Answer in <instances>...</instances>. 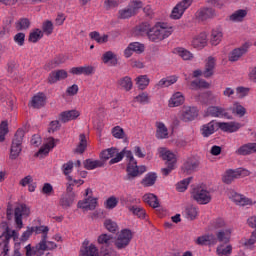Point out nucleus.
Wrapping results in <instances>:
<instances>
[{
  "mask_svg": "<svg viewBox=\"0 0 256 256\" xmlns=\"http://www.w3.org/2000/svg\"><path fill=\"white\" fill-rule=\"evenodd\" d=\"M123 157L128 159L127 164V175L124 177L125 181H133L135 177H139V175H143L145 171H147V167L145 166H138L137 160L133 157V152L126 150L125 148L119 152V150L115 147L108 148L103 150L100 154L101 161H109V165H115V163H119L123 161Z\"/></svg>",
  "mask_w": 256,
  "mask_h": 256,
  "instance_id": "nucleus-1",
  "label": "nucleus"
},
{
  "mask_svg": "<svg viewBox=\"0 0 256 256\" xmlns=\"http://www.w3.org/2000/svg\"><path fill=\"white\" fill-rule=\"evenodd\" d=\"M12 238L14 241H17L19 239V233L9 229L7 222H2L0 224V256H7V253H9V241Z\"/></svg>",
  "mask_w": 256,
  "mask_h": 256,
  "instance_id": "nucleus-2",
  "label": "nucleus"
},
{
  "mask_svg": "<svg viewBox=\"0 0 256 256\" xmlns=\"http://www.w3.org/2000/svg\"><path fill=\"white\" fill-rule=\"evenodd\" d=\"M26 131H28L27 126H24L19 128L14 134L9 156L12 161H15L23 151V139L25 138Z\"/></svg>",
  "mask_w": 256,
  "mask_h": 256,
  "instance_id": "nucleus-3",
  "label": "nucleus"
},
{
  "mask_svg": "<svg viewBox=\"0 0 256 256\" xmlns=\"http://www.w3.org/2000/svg\"><path fill=\"white\" fill-rule=\"evenodd\" d=\"M171 33H173L172 28H168L165 23H157L150 29L148 39L153 43H159V41L167 39V37H169Z\"/></svg>",
  "mask_w": 256,
  "mask_h": 256,
  "instance_id": "nucleus-4",
  "label": "nucleus"
},
{
  "mask_svg": "<svg viewBox=\"0 0 256 256\" xmlns=\"http://www.w3.org/2000/svg\"><path fill=\"white\" fill-rule=\"evenodd\" d=\"M25 249L26 256H42L45 251H53V249H57V244L53 241H47L43 244H36L34 247H31V244H28Z\"/></svg>",
  "mask_w": 256,
  "mask_h": 256,
  "instance_id": "nucleus-5",
  "label": "nucleus"
},
{
  "mask_svg": "<svg viewBox=\"0 0 256 256\" xmlns=\"http://www.w3.org/2000/svg\"><path fill=\"white\" fill-rule=\"evenodd\" d=\"M141 7H143L141 1L134 0L130 2L126 8L119 10L118 19H131V17H135Z\"/></svg>",
  "mask_w": 256,
  "mask_h": 256,
  "instance_id": "nucleus-6",
  "label": "nucleus"
},
{
  "mask_svg": "<svg viewBox=\"0 0 256 256\" xmlns=\"http://www.w3.org/2000/svg\"><path fill=\"white\" fill-rule=\"evenodd\" d=\"M191 195L194 201H197L199 205L211 203V192L201 186L194 188Z\"/></svg>",
  "mask_w": 256,
  "mask_h": 256,
  "instance_id": "nucleus-7",
  "label": "nucleus"
},
{
  "mask_svg": "<svg viewBox=\"0 0 256 256\" xmlns=\"http://www.w3.org/2000/svg\"><path fill=\"white\" fill-rule=\"evenodd\" d=\"M132 239H133V232L129 229H123L118 234V237L114 242V245L119 250L126 249V247H129V243H131Z\"/></svg>",
  "mask_w": 256,
  "mask_h": 256,
  "instance_id": "nucleus-8",
  "label": "nucleus"
},
{
  "mask_svg": "<svg viewBox=\"0 0 256 256\" xmlns=\"http://www.w3.org/2000/svg\"><path fill=\"white\" fill-rule=\"evenodd\" d=\"M31 209L25 204L18 205L14 210L15 223L18 229H23V217H29Z\"/></svg>",
  "mask_w": 256,
  "mask_h": 256,
  "instance_id": "nucleus-9",
  "label": "nucleus"
},
{
  "mask_svg": "<svg viewBox=\"0 0 256 256\" xmlns=\"http://www.w3.org/2000/svg\"><path fill=\"white\" fill-rule=\"evenodd\" d=\"M193 5V0H182L172 10L171 19H181L183 13Z\"/></svg>",
  "mask_w": 256,
  "mask_h": 256,
  "instance_id": "nucleus-10",
  "label": "nucleus"
},
{
  "mask_svg": "<svg viewBox=\"0 0 256 256\" xmlns=\"http://www.w3.org/2000/svg\"><path fill=\"white\" fill-rule=\"evenodd\" d=\"M249 47H251V44L249 42H246L242 46L234 49L229 55V61H231L232 63L239 61L240 58L243 57V55H247Z\"/></svg>",
  "mask_w": 256,
  "mask_h": 256,
  "instance_id": "nucleus-11",
  "label": "nucleus"
},
{
  "mask_svg": "<svg viewBox=\"0 0 256 256\" xmlns=\"http://www.w3.org/2000/svg\"><path fill=\"white\" fill-rule=\"evenodd\" d=\"M199 111L196 107L186 106L182 109L180 119L185 123L197 119Z\"/></svg>",
  "mask_w": 256,
  "mask_h": 256,
  "instance_id": "nucleus-12",
  "label": "nucleus"
},
{
  "mask_svg": "<svg viewBox=\"0 0 256 256\" xmlns=\"http://www.w3.org/2000/svg\"><path fill=\"white\" fill-rule=\"evenodd\" d=\"M206 113L210 117L233 119V117L229 115V112H227V110H225V108L219 107V106H210V107H208Z\"/></svg>",
  "mask_w": 256,
  "mask_h": 256,
  "instance_id": "nucleus-13",
  "label": "nucleus"
},
{
  "mask_svg": "<svg viewBox=\"0 0 256 256\" xmlns=\"http://www.w3.org/2000/svg\"><path fill=\"white\" fill-rule=\"evenodd\" d=\"M67 77H69V74L66 70H54L48 75L47 83H49V85H54L57 81H63L64 79H67Z\"/></svg>",
  "mask_w": 256,
  "mask_h": 256,
  "instance_id": "nucleus-14",
  "label": "nucleus"
},
{
  "mask_svg": "<svg viewBox=\"0 0 256 256\" xmlns=\"http://www.w3.org/2000/svg\"><path fill=\"white\" fill-rule=\"evenodd\" d=\"M217 97L213 95L211 91H206L204 93H199L195 96V100L202 105H211V103H215Z\"/></svg>",
  "mask_w": 256,
  "mask_h": 256,
  "instance_id": "nucleus-15",
  "label": "nucleus"
},
{
  "mask_svg": "<svg viewBox=\"0 0 256 256\" xmlns=\"http://www.w3.org/2000/svg\"><path fill=\"white\" fill-rule=\"evenodd\" d=\"M199 165H201L199 160L190 158L184 163L182 170L187 175H191V173H195L199 169Z\"/></svg>",
  "mask_w": 256,
  "mask_h": 256,
  "instance_id": "nucleus-16",
  "label": "nucleus"
},
{
  "mask_svg": "<svg viewBox=\"0 0 256 256\" xmlns=\"http://www.w3.org/2000/svg\"><path fill=\"white\" fill-rule=\"evenodd\" d=\"M216 125L221 131H225L226 133H235L241 127L239 122H218Z\"/></svg>",
  "mask_w": 256,
  "mask_h": 256,
  "instance_id": "nucleus-17",
  "label": "nucleus"
},
{
  "mask_svg": "<svg viewBox=\"0 0 256 256\" xmlns=\"http://www.w3.org/2000/svg\"><path fill=\"white\" fill-rule=\"evenodd\" d=\"M243 174V170L236 169V170H228L222 177L223 183H226V185H231L235 179H239V177Z\"/></svg>",
  "mask_w": 256,
  "mask_h": 256,
  "instance_id": "nucleus-18",
  "label": "nucleus"
},
{
  "mask_svg": "<svg viewBox=\"0 0 256 256\" xmlns=\"http://www.w3.org/2000/svg\"><path fill=\"white\" fill-rule=\"evenodd\" d=\"M66 59L64 55H58L55 56L52 60H49L45 65L44 69L45 71H51L53 69H57L60 65H63L65 63Z\"/></svg>",
  "mask_w": 256,
  "mask_h": 256,
  "instance_id": "nucleus-19",
  "label": "nucleus"
},
{
  "mask_svg": "<svg viewBox=\"0 0 256 256\" xmlns=\"http://www.w3.org/2000/svg\"><path fill=\"white\" fill-rule=\"evenodd\" d=\"M102 61L105 65H109V67H117L119 63V59L117 58V54L113 53V51H107L102 55Z\"/></svg>",
  "mask_w": 256,
  "mask_h": 256,
  "instance_id": "nucleus-20",
  "label": "nucleus"
},
{
  "mask_svg": "<svg viewBox=\"0 0 256 256\" xmlns=\"http://www.w3.org/2000/svg\"><path fill=\"white\" fill-rule=\"evenodd\" d=\"M79 115L80 113L77 110L63 111L59 114V121L61 123H69V121H75Z\"/></svg>",
  "mask_w": 256,
  "mask_h": 256,
  "instance_id": "nucleus-21",
  "label": "nucleus"
},
{
  "mask_svg": "<svg viewBox=\"0 0 256 256\" xmlns=\"http://www.w3.org/2000/svg\"><path fill=\"white\" fill-rule=\"evenodd\" d=\"M217 60H215L214 57L210 56L208 57V60L205 64V69L202 72L203 77L206 79H209V77H213V74L215 73V63Z\"/></svg>",
  "mask_w": 256,
  "mask_h": 256,
  "instance_id": "nucleus-22",
  "label": "nucleus"
},
{
  "mask_svg": "<svg viewBox=\"0 0 256 256\" xmlns=\"http://www.w3.org/2000/svg\"><path fill=\"white\" fill-rule=\"evenodd\" d=\"M58 141L59 140H55L53 137L48 138V142L39 149L36 156L39 157V155H49V152L51 149L55 148V143H58Z\"/></svg>",
  "mask_w": 256,
  "mask_h": 256,
  "instance_id": "nucleus-23",
  "label": "nucleus"
},
{
  "mask_svg": "<svg viewBox=\"0 0 256 256\" xmlns=\"http://www.w3.org/2000/svg\"><path fill=\"white\" fill-rule=\"evenodd\" d=\"M196 17H198L200 21H207V19H213V17H215V10L213 8H202L197 11Z\"/></svg>",
  "mask_w": 256,
  "mask_h": 256,
  "instance_id": "nucleus-24",
  "label": "nucleus"
},
{
  "mask_svg": "<svg viewBox=\"0 0 256 256\" xmlns=\"http://www.w3.org/2000/svg\"><path fill=\"white\" fill-rule=\"evenodd\" d=\"M207 45V33L202 32L192 40V46L195 49H203Z\"/></svg>",
  "mask_w": 256,
  "mask_h": 256,
  "instance_id": "nucleus-25",
  "label": "nucleus"
},
{
  "mask_svg": "<svg viewBox=\"0 0 256 256\" xmlns=\"http://www.w3.org/2000/svg\"><path fill=\"white\" fill-rule=\"evenodd\" d=\"M83 166L87 171H93V169H99V167L105 166V161L103 160H93V159H86L83 162Z\"/></svg>",
  "mask_w": 256,
  "mask_h": 256,
  "instance_id": "nucleus-26",
  "label": "nucleus"
},
{
  "mask_svg": "<svg viewBox=\"0 0 256 256\" xmlns=\"http://www.w3.org/2000/svg\"><path fill=\"white\" fill-rule=\"evenodd\" d=\"M47 97H45L44 93L36 94L31 100V107L33 109H41V107H45V101Z\"/></svg>",
  "mask_w": 256,
  "mask_h": 256,
  "instance_id": "nucleus-27",
  "label": "nucleus"
},
{
  "mask_svg": "<svg viewBox=\"0 0 256 256\" xmlns=\"http://www.w3.org/2000/svg\"><path fill=\"white\" fill-rule=\"evenodd\" d=\"M184 215L189 221H195L199 216V208L194 205H188L184 210Z\"/></svg>",
  "mask_w": 256,
  "mask_h": 256,
  "instance_id": "nucleus-28",
  "label": "nucleus"
},
{
  "mask_svg": "<svg viewBox=\"0 0 256 256\" xmlns=\"http://www.w3.org/2000/svg\"><path fill=\"white\" fill-rule=\"evenodd\" d=\"M251 153H256V143L244 144L236 150V155H251Z\"/></svg>",
  "mask_w": 256,
  "mask_h": 256,
  "instance_id": "nucleus-29",
  "label": "nucleus"
},
{
  "mask_svg": "<svg viewBox=\"0 0 256 256\" xmlns=\"http://www.w3.org/2000/svg\"><path fill=\"white\" fill-rule=\"evenodd\" d=\"M78 207H80V209H89V211H94L97 207V198L88 197L84 201L78 202Z\"/></svg>",
  "mask_w": 256,
  "mask_h": 256,
  "instance_id": "nucleus-30",
  "label": "nucleus"
},
{
  "mask_svg": "<svg viewBox=\"0 0 256 256\" xmlns=\"http://www.w3.org/2000/svg\"><path fill=\"white\" fill-rule=\"evenodd\" d=\"M151 24H149V22H143L140 25H138L135 29V35H138L140 37H145V35H147V37H149V33L151 32Z\"/></svg>",
  "mask_w": 256,
  "mask_h": 256,
  "instance_id": "nucleus-31",
  "label": "nucleus"
},
{
  "mask_svg": "<svg viewBox=\"0 0 256 256\" xmlns=\"http://www.w3.org/2000/svg\"><path fill=\"white\" fill-rule=\"evenodd\" d=\"M75 203V196H70L67 194H62L59 200V205L62 209H70Z\"/></svg>",
  "mask_w": 256,
  "mask_h": 256,
  "instance_id": "nucleus-32",
  "label": "nucleus"
},
{
  "mask_svg": "<svg viewBox=\"0 0 256 256\" xmlns=\"http://www.w3.org/2000/svg\"><path fill=\"white\" fill-rule=\"evenodd\" d=\"M80 256H99V249L94 244L83 246L80 250Z\"/></svg>",
  "mask_w": 256,
  "mask_h": 256,
  "instance_id": "nucleus-33",
  "label": "nucleus"
},
{
  "mask_svg": "<svg viewBox=\"0 0 256 256\" xmlns=\"http://www.w3.org/2000/svg\"><path fill=\"white\" fill-rule=\"evenodd\" d=\"M156 127L157 139H167V137H169V130L167 129V126H165L163 122H157Z\"/></svg>",
  "mask_w": 256,
  "mask_h": 256,
  "instance_id": "nucleus-34",
  "label": "nucleus"
},
{
  "mask_svg": "<svg viewBox=\"0 0 256 256\" xmlns=\"http://www.w3.org/2000/svg\"><path fill=\"white\" fill-rule=\"evenodd\" d=\"M221 39H223V30L221 28L213 29L210 38L211 45H219L221 43Z\"/></svg>",
  "mask_w": 256,
  "mask_h": 256,
  "instance_id": "nucleus-35",
  "label": "nucleus"
},
{
  "mask_svg": "<svg viewBox=\"0 0 256 256\" xmlns=\"http://www.w3.org/2000/svg\"><path fill=\"white\" fill-rule=\"evenodd\" d=\"M185 103V97L181 92H176L169 100V107H179Z\"/></svg>",
  "mask_w": 256,
  "mask_h": 256,
  "instance_id": "nucleus-36",
  "label": "nucleus"
},
{
  "mask_svg": "<svg viewBox=\"0 0 256 256\" xmlns=\"http://www.w3.org/2000/svg\"><path fill=\"white\" fill-rule=\"evenodd\" d=\"M219 243L227 244L231 241V229L220 230L216 233Z\"/></svg>",
  "mask_w": 256,
  "mask_h": 256,
  "instance_id": "nucleus-37",
  "label": "nucleus"
},
{
  "mask_svg": "<svg viewBox=\"0 0 256 256\" xmlns=\"http://www.w3.org/2000/svg\"><path fill=\"white\" fill-rule=\"evenodd\" d=\"M89 37L92 39V41H96V43H99L100 45H103V43H107L109 41V35L104 34L101 36V34L97 31L90 32Z\"/></svg>",
  "mask_w": 256,
  "mask_h": 256,
  "instance_id": "nucleus-38",
  "label": "nucleus"
},
{
  "mask_svg": "<svg viewBox=\"0 0 256 256\" xmlns=\"http://www.w3.org/2000/svg\"><path fill=\"white\" fill-rule=\"evenodd\" d=\"M143 201L144 203H147L148 205H150V207H153V209H157V207H159V200L157 199V197L155 196V194H145L143 196Z\"/></svg>",
  "mask_w": 256,
  "mask_h": 256,
  "instance_id": "nucleus-39",
  "label": "nucleus"
},
{
  "mask_svg": "<svg viewBox=\"0 0 256 256\" xmlns=\"http://www.w3.org/2000/svg\"><path fill=\"white\" fill-rule=\"evenodd\" d=\"M161 157L163 161H166V165H172L175 166V163H177V158L173 154V152L166 150L164 152H161Z\"/></svg>",
  "mask_w": 256,
  "mask_h": 256,
  "instance_id": "nucleus-40",
  "label": "nucleus"
},
{
  "mask_svg": "<svg viewBox=\"0 0 256 256\" xmlns=\"http://www.w3.org/2000/svg\"><path fill=\"white\" fill-rule=\"evenodd\" d=\"M128 211H130L132 215L138 217V219H145V217L147 216V212L145 211V209L139 206H128Z\"/></svg>",
  "mask_w": 256,
  "mask_h": 256,
  "instance_id": "nucleus-41",
  "label": "nucleus"
},
{
  "mask_svg": "<svg viewBox=\"0 0 256 256\" xmlns=\"http://www.w3.org/2000/svg\"><path fill=\"white\" fill-rule=\"evenodd\" d=\"M155 181H157V174L156 173H148L143 179H142V185L144 187H152V185H155Z\"/></svg>",
  "mask_w": 256,
  "mask_h": 256,
  "instance_id": "nucleus-42",
  "label": "nucleus"
},
{
  "mask_svg": "<svg viewBox=\"0 0 256 256\" xmlns=\"http://www.w3.org/2000/svg\"><path fill=\"white\" fill-rule=\"evenodd\" d=\"M245 17H247V10L240 9V10L235 11L232 15H230V21L239 23V22L243 21V19H245Z\"/></svg>",
  "mask_w": 256,
  "mask_h": 256,
  "instance_id": "nucleus-43",
  "label": "nucleus"
},
{
  "mask_svg": "<svg viewBox=\"0 0 256 256\" xmlns=\"http://www.w3.org/2000/svg\"><path fill=\"white\" fill-rule=\"evenodd\" d=\"M232 200L234 201V203H236V205H240L242 207H245V205H251V201L241 194L235 193L232 196Z\"/></svg>",
  "mask_w": 256,
  "mask_h": 256,
  "instance_id": "nucleus-44",
  "label": "nucleus"
},
{
  "mask_svg": "<svg viewBox=\"0 0 256 256\" xmlns=\"http://www.w3.org/2000/svg\"><path fill=\"white\" fill-rule=\"evenodd\" d=\"M191 89H209L211 87V84L207 82L206 80L200 79V80H194L190 84Z\"/></svg>",
  "mask_w": 256,
  "mask_h": 256,
  "instance_id": "nucleus-45",
  "label": "nucleus"
},
{
  "mask_svg": "<svg viewBox=\"0 0 256 256\" xmlns=\"http://www.w3.org/2000/svg\"><path fill=\"white\" fill-rule=\"evenodd\" d=\"M41 39H43V31H41L39 28H36L30 32L28 41L30 43H37V41Z\"/></svg>",
  "mask_w": 256,
  "mask_h": 256,
  "instance_id": "nucleus-46",
  "label": "nucleus"
},
{
  "mask_svg": "<svg viewBox=\"0 0 256 256\" xmlns=\"http://www.w3.org/2000/svg\"><path fill=\"white\" fill-rule=\"evenodd\" d=\"M215 124V121H211L202 126L203 137H209V135H213L215 133Z\"/></svg>",
  "mask_w": 256,
  "mask_h": 256,
  "instance_id": "nucleus-47",
  "label": "nucleus"
},
{
  "mask_svg": "<svg viewBox=\"0 0 256 256\" xmlns=\"http://www.w3.org/2000/svg\"><path fill=\"white\" fill-rule=\"evenodd\" d=\"M149 77L147 75H141L136 78V85L138 86V89H143L147 88L149 86Z\"/></svg>",
  "mask_w": 256,
  "mask_h": 256,
  "instance_id": "nucleus-48",
  "label": "nucleus"
},
{
  "mask_svg": "<svg viewBox=\"0 0 256 256\" xmlns=\"http://www.w3.org/2000/svg\"><path fill=\"white\" fill-rule=\"evenodd\" d=\"M98 243L105 247H111L113 245V236L108 234H102L98 237Z\"/></svg>",
  "mask_w": 256,
  "mask_h": 256,
  "instance_id": "nucleus-49",
  "label": "nucleus"
},
{
  "mask_svg": "<svg viewBox=\"0 0 256 256\" xmlns=\"http://www.w3.org/2000/svg\"><path fill=\"white\" fill-rule=\"evenodd\" d=\"M176 53L184 61H191V59H193V53H191L189 50L185 48H177Z\"/></svg>",
  "mask_w": 256,
  "mask_h": 256,
  "instance_id": "nucleus-50",
  "label": "nucleus"
},
{
  "mask_svg": "<svg viewBox=\"0 0 256 256\" xmlns=\"http://www.w3.org/2000/svg\"><path fill=\"white\" fill-rule=\"evenodd\" d=\"M104 227L110 233H117L119 231V226L117 225V222L111 219H107L104 221Z\"/></svg>",
  "mask_w": 256,
  "mask_h": 256,
  "instance_id": "nucleus-51",
  "label": "nucleus"
},
{
  "mask_svg": "<svg viewBox=\"0 0 256 256\" xmlns=\"http://www.w3.org/2000/svg\"><path fill=\"white\" fill-rule=\"evenodd\" d=\"M31 27V21H29L28 18H21L17 23H16V29L17 31H27Z\"/></svg>",
  "mask_w": 256,
  "mask_h": 256,
  "instance_id": "nucleus-52",
  "label": "nucleus"
},
{
  "mask_svg": "<svg viewBox=\"0 0 256 256\" xmlns=\"http://www.w3.org/2000/svg\"><path fill=\"white\" fill-rule=\"evenodd\" d=\"M80 143L75 149V153H85V149H87V137L85 134H80L79 136Z\"/></svg>",
  "mask_w": 256,
  "mask_h": 256,
  "instance_id": "nucleus-53",
  "label": "nucleus"
},
{
  "mask_svg": "<svg viewBox=\"0 0 256 256\" xmlns=\"http://www.w3.org/2000/svg\"><path fill=\"white\" fill-rule=\"evenodd\" d=\"M119 85L125 91H131V89H133V81H131V77H129V76H126V77L120 79Z\"/></svg>",
  "mask_w": 256,
  "mask_h": 256,
  "instance_id": "nucleus-54",
  "label": "nucleus"
},
{
  "mask_svg": "<svg viewBox=\"0 0 256 256\" xmlns=\"http://www.w3.org/2000/svg\"><path fill=\"white\" fill-rule=\"evenodd\" d=\"M193 181V177H188L180 182L177 183L176 189L180 193H183L184 191H187V187H189V183Z\"/></svg>",
  "mask_w": 256,
  "mask_h": 256,
  "instance_id": "nucleus-55",
  "label": "nucleus"
},
{
  "mask_svg": "<svg viewBox=\"0 0 256 256\" xmlns=\"http://www.w3.org/2000/svg\"><path fill=\"white\" fill-rule=\"evenodd\" d=\"M53 22L46 20L42 24V33L43 35H51L53 33Z\"/></svg>",
  "mask_w": 256,
  "mask_h": 256,
  "instance_id": "nucleus-56",
  "label": "nucleus"
},
{
  "mask_svg": "<svg viewBox=\"0 0 256 256\" xmlns=\"http://www.w3.org/2000/svg\"><path fill=\"white\" fill-rule=\"evenodd\" d=\"M256 243V237L254 233L252 232L249 239L242 240V244L246 249H253L254 245Z\"/></svg>",
  "mask_w": 256,
  "mask_h": 256,
  "instance_id": "nucleus-57",
  "label": "nucleus"
},
{
  "mask_svg": "<svg viewBox=\"0 0 256 256\" xmlns=\"http://www.w3.org/2000/svg\"><path fill=\"white\" fill-rule=\"evenodd\" d=\"M118 204L119 200L115 196L109 197L104 203L106 209H115V207H117Z\"/></svg>",
  "mask_w": 256,
  "mask_h": 256,
  "instance_id": "nucleus-58",
  "label": "nucleus"
},
{
  "mask_svg": "<svg viewBox=\"0 0 256 256\" xmlns=\"http://www.w3.org/2000/svg\"><path fill=\"white\" fill-rule=\"evenodd\" d=\"M231 251H233V247H231V245H228L225 248L223 246H219L216 253L219 256H229L231 255Z\"/></svg>",
  "mask_w": 256,
  "mask_h": 256,
  "instance_id": "nucleus-59",
  "label": "nucleus"
},
{
  "mask_svg": "<svg viewBox=\"0 0 256 256\" xmlns=\"http://www.w3.org/2000/svg\"><path fill=\"white\" fill-rule=\"evenodd\" d=\"M112 135L115 139H125V131L120 126H115L112 129Z\"/></svg>",
  "mask_w": 256,
  "mask_h": 256,
  "instance_id": "nucleus-60",
  "label": "nucleus"
},
{
  "mask_svg": "<svg viewBox=\"0 0 256 256\" xmlns=\"http://www.w3.org/2000/svg\"><path fill=\"white\" fill-rule=\"evenodd\" d=\"M233 113H236L239 117H245V113H247V110L243 105L239 104V102L234 103V109Z\"/></svg>",
  "mask_w": 256,
  "mask_h": 256,
  "instance_id": "nucleus-61",
  "label": "nucleus"
},
{
  "mask_svg": "<svg viewBox=\"0 0 256 256\" xmlns=\"http://www.w3.org/2000/svg\"><path fill=\"white\" fill-rule=\"evenodd\" d=\"M128 46H130L133 53H143L145 51V45L139 42H132Z\"/></svg>",
  "mask_w": 256,
  "mask_h": 256,
  "instance_id": "nucleus-62",
  "label": "nucleus"
},
{
  "mask_svg": "<svg viewBox=\"0 0 256 256\" xmlns=\"http://www.w3.org/2000/svg\"><path fill=\"white\" fill-rule=\"evenodd\" d=\"M134 99L135 101H137V103H141L142 105H145V103H149V94L147 92H142L141 94L136 96Z\"/></svg>",
  "mask_w": 256,
  "mask_h": 256,
  "instance_id": "nucleus-63",
  "label": "nucleus"
},
{
  "mask_svg": "<svg viewBox=\"0 0 256 256\" xmlns=\"http://www.w3.org/2000/svg\"><path fill=\"white\" fill-rule=\"evenodd\" d=\"M119 0H105L104 1V7L106 11H109L111 9H115L119 5Z\"/></svg>",
  "mask_w": 256,
  "mask_h": 256,
  "instance_id": "nucleus-64",
  "label": "nucleus"
}]
</instances>
